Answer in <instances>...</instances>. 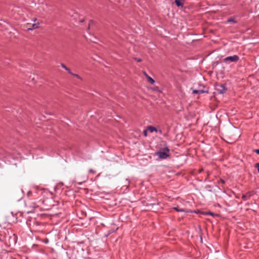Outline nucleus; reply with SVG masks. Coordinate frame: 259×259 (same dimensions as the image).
<instances>
[{
    "label": "nucleus",
    "instance_id": "obj_1",
    "mask_svg": "<svg viewBox=\"0 0 259 259\" xmlns=\"http://www.w3.org/2000/svg\"><path fill=\"white\" fill-rule=\"evenodd\" d=\"M169 149L168 147H166L163 149L162 151L156 152L155 155L160 159H164L169 157Z\"/></svg>",
    "mask_w": 259,
    "mask_h": 259
},
{
    "label": "nucleus",
    "instance_id": "obj_2",
    "mask_svg": "<svg viewBox=\"0 0 259 259\" xmlns=\"http://www.w3.org/2000/svg\"><path fill=\"white\" fill-rule=\"evenodd\" d=\"M239 60V57L236 55L228 56L224 59V62L229 63L230 62H236Z\"/></svg>",
    "mask_w": 259,
    "mask_h": 259
},
{
    "label": "nucleus",
    "instance_id": "obj_3",
    "mask_svg": "<svg viewBox=\"0 0 259 259\" xmlns=\"http://www.w3.org/2000/svg\"><path fill=\"white\" fill-rule=\"evenodd\" d=\"M217 90L219 94H223L226 93L227 89L224 84H222L217 87Z\"/></svg>",
    "mask_w": 259,
    "mask_h": 259
},
{
    "label": "nucleus",
    "instance_id": "obj_4",
    "mask_svg": "<svg viewBox=\"0 0 259 259\" xmlns=\"http://www.w3.org/2000/svg\"><path fill=\"white\" fill-rule=\"evenodd\" d=\"M253 195V192H251V191L248 192L246 193V194H243L242 196V198L244 200H248V199H249L250 197H251Z\"/></svg>",
    "mask_w": 259,
    "mask_h": 259
},
{
    "label": "nucleus",
    "instance_id": "obj_5",
    "mask_svg": "<svg viewBox=\"0 0 259 259\" xmlns=\"http://www.w3.org/2000/svg\"><path fill=\"white\" fill-rule=\"evenodd\" d=\"M192 92L194 94H200L204 93H207L208 92L207 91H205L203 90H193Z\"/></svg>",
    "mask_w": 259,
    "mask_h": 259
},
{
    "label": "nucleus",
    "instance_id": "obj_6",
    "mask_svg": "<svg viewBox=\"0 0 259 259\" xmlns=\"http://www.w3.org/2000/svg\"><path fill=\"white\" fill-rule=\"evenodd\" d=\"M144 74L147 78L148 81H149L151 84H154L155 80L150 76H149L145 72H144Z\"/></svg>",
    "mask_w": 259,
    "mask_h": 259
},
{
    "label": "nucleus",
    "instance_id": "obj_7",
    "mask_svg": "<svg viewBox=\"0 0 259 259\" xmlns=\"http://www.w3.org/2000/svg\"><path fill=\"white\" fill-rule=\"evenodd\" d=\"M184 0H175V3L178 7L183 6Z\"/></svg>",
    "mask_w": 259,
    "mask_h": 259
},
{
    "label": "nucleus",
    "instance_id": "obj_8",
    "mask_svg": "<svg viewBox=\"0 0 259 259\" xmlns=\"http://www.w3.org/2000/svg\"><path fill=\"white\" fill-rule=\"evenodd\" d=\"M39 23H34L32 25V28H27L28 30H32L38 27Z\"/></svg>",
    "mask_w": 259,
    "mask_h": 259
},
{
    "label": "nucleus",
    "instance_id": "obj_9",
    "mask_svg": "<svg viewBox=\"0 0 259 259\" xmlns=\"http://www.w3.org/2000/svg\"><path fill=\"white\" fill-rule=\"evenodd\" d=\"M148 130L149 131H150L151 133H152L153 132H157L156 128L155 127H153V126H149L148 127Z\"/></svg>",
    "mask_w": 259,
    "mask_h": 259
},
{
    "label": "nucleus",
    "instance_id": "obj_10",
    "mask_svg": "<svg viewBox=\"0 0 259 259\" xmlns=\"http://www.w3.org/2000/svg\"><path fill=\"white\" fill-rule=\"evenodd\" d=\"M61 66L62 68L67 70L70 74H72V72H71V70L69 68H67L64 64H61Z\"/></svg>",
    "mask_w": 259,
    "mask_h": 259
},
{
    "label": "nucleus",
    "instance_id": "obj_11",
    "mask_svg": "<svg viewBox=\"0 0 259 259\" xmlns=\"http://www.w3.org/2000/svg\"><path fill=\"white\" fill-rule=\"evenodd\" d=\"M174 209L179 212H184V210L183 208H180L179 207H174Z\"/></svg>",
    "mask_w": 259,
    "mask_h": 259
},
{
    "label": "nucleus",
    "instance_id": "obj_12",
    "mask_svg": "<svg viewBox=\"0 0 259 259\" xmlns=\"http://www.w3.org/2000/svg\"><path fill=\"white\" fill-rule=\"evenodd\" d=\"M227 22L236 23V21L234 19L230 18L227 20Z\"/></svg>",
    "mask_w": 259,
    "mask_h": 259
},
{
    "label": "nucleus",
    "instance_id": "obj_13",
    "mask_svg": "<svg viewBox=\"0 0 259 259\" xmlns=\"http://www.w3.org/2000/svg\"><path fill=\"white\" fill-rule=\"evenodd\" d=\"M254 167L257 169V171L259 173V162L255 163Z\"/></svg>",
    "mask_w": 259,
    "mask_h": 259
},
{
    "label": "nucleus",
    "instance_id": "obj_14",
    "mask_svg": "<svg viewBox=\"0 0 259 259\" xmlns=\"http://www.w3.org/2000/svg\"><path fill=\"white\" fill-rule=\"evenodd\" d=\"M71 74V75H72L73 76H74L76 77H77V78H80V77H79V76L78 75L76 74H73V73H72V74Z\"/></svg>",
    "mask_w": 259,
    "mask_h": 259
},
{
    "label": "nucleus",
    "instance_id": "obj_15",
    "mask_svg": "<svg viewBox=\"0 0 259 259\" xmlns=\"http://www.w3.org/2000/svg\"><path fill=\"white\" fill-rule=\"evenodd\" d=\"M89 172H92L93 174H95L96 172V171L93 170V169H89Z\"/></svg>",
    "mask_w": 259,
    "mask_h": 259
},
{
    "label": "nucleus",
    "instance_id": "obj_16",
    "mask_svg": "<svg viewBox=\"0 0 259 259\" xmlns=\"http://www.w3.org/2000/svg\"><path fill=\"white\" fill-rule=\"evenodd\" d=\"M93 23V21H90V23L89 24L88 29H89L90 28V27L91 26V25Z\"/></svg>",
    "mask_w": 259,
    "mask_h": 259
},
{
    "label": "nucleus",
    "instance_id": "obj_17",
    "mask_svg": "<svg viewBox=\"0 0 259 259\" xmlns=\"http://www.w3.org/2000/svg\"><path fill=\"white\" fill-rule=\"evenodd\" d=\"M254 152H255L256 153H257V154H259V149H255V150H254Z\"/></svg>",
    "mask_w": 259,
    "mask_h": 259
},
{
    "label": "nucleus",
    "instance_id": "obj_18",
    "mask_svg": "<svg viewBox=\"0 0 259 259\" xmlns=\"http://www.w3.org/2000/svg\"><path fill=\"white\" fill-rule=\"evenodd\" d=\"M144 135L145 137H146L147 136V130H145L144 131Z\"/></svg>",
    "mask_w": 259,
    "mask_h": 259
},
{
    "label": "nucleus",
    "instance_id": "obj_19",
    "mask_svg": "<svg viewBox=\"0 0 259 259\" xmlns=\"http://www.w3.org/2000/svg\"><path fill=\"white\" fill-rule=\"evenodd\" d=\"M135 60H136L138 62H140L142 61V60L141 59H137L135 58Z\"/></svg>",
    "mask_w": 259,
    "mask_h": 259
},
{
    "label": "nucleus",
    "instance_id": "obj_20",
    "mask_svg": "<svg viewBox=\"0 0 259 259\" xmlns=\"http://www.w3.org/2000/svg\"><path fill=\"white\" fill-rule=\"evenodd\" d=\"M207 213H208V214H210V215H212V216L213 215V213L212 212H208Z\"/></svg>",
    "mask_w": 259,
    "mask_h": 259
},
{
    "label": "nucleus",
    "instance_id": "obj_21",
    "mask_svg": "<svg viewBox=\"0 0 259 259\" xmlns=\"http://www.w3.org/2000/svg\"><path fill=\"white\" fill-rule=\"evenodd\" d=\"M221 183H223V184H224V183H225V181H224V180H221Z\"/></svg>",
    "mask_w": 259,
    "mask_h": 259
},
{
    "label": "nucleus",
    "instance_id": "obj_22",
    "mask_svg": "<svg viewBox=\"0 0 259 259\" xmlns=\"http://www.w3.org/2000/svg\"><path fill=\"white\" fill-rule=\"evenodd\" d=\"M79 21H80V22H83L84 21V20H80Z\"/></svg>",
    "mask_w": 259,
    "mask_h": 259
},
{
    "label": "nucleus",
    "instance_id": "obj_23",
    "mask_svg": "<svg viewBox=\"0 0 259 259\" xmlns=\"http://www.w3.org/2000/svg\"><path fill=\"white\" fill-rule=\"evenodd\" d=\"M27 28H32V26L31 27H28Z\"/></svg>",
    "mask_w": 259,
    "mask_h": 259
}]
</instances>
